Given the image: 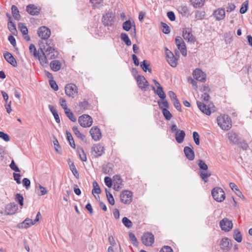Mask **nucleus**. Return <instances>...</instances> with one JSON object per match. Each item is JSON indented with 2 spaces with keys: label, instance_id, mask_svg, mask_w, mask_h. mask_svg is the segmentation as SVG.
Instances as JSON below:
<instances>
[{
  "label": "nucleus",
  "instance_id": "c9c22d12",
  "mask_svg": "<svg viewBox=\"0 0 252 252\" xmlns=\"http://www.w3.org/2000/svg\"><path fill=\"white\" fill-rule=\"evenodd\" d=\"M120 37L121 40L124 41L127 46H130L131 45V42L126 33H121Z\"/></svg>",
  "mask_w": 252,
  "mask_h": 252
},
{
  "label": "nucleus",
  "instance_id": "423d86ee",
  "mask_svg": "<svg viewBox=\"0 0 252 252\" xmlns=\"http://www.w3.org/2000/svg\"><path fill=\"white\" fill-rule=\"evenodd\" d=\"M132 193L129 190L123 191L120 194L121 201L126 204H130L132 200Z\"/></svg>",
  "mask_w": 252,
  "mask_h": 252
},
{
  "label": "nucleus",
  "instance_id": "412c9836",
  "mask_svg": "<svg viewBox=\"0 0 252 252\" xmlns=\"http://www.w3.org/2000/svg\"><path fill=\"white\" fill-rule=\"evenodd\" d=\"M213 15L217 21L223 19L225 16L224 9L222 8H218L214 11Z\"/></svg>",
  "mask_w": 252,
  "mask_h": 252
},
{
  "label": "nucleus",
  "instance_id": "a19ab883",
  "mask_svg": "<svg viewBox=\"0 0 252 252\" xmlns=\"http://www.w3.org/2000/svg\"><path fill=\"white\" fill-rule=\"evenodd\" d=\"M64 113L66 116L72 122H75L76 121V118L74 117L73 113L71 111L69 108H66L64 110Z\"/></svg>",
  "mask_w": 252,
  "mask_h": 252
},
{
  "label": "nucleus",
  "instance_id": "a878e982",
  "mask_svg": "<svg viewBox=\"0 0 252 252\" xmlns=\"http://www.w3.org/2000/svg\"><path fill=\"white\" fill-rule=\"evenodd\" d=\"M42 53L43 56L41 55H38L37 57L38 58V60L40 62V63L42 66H44L48 63V57L46 54V53L43 51V49L40 48L39 49Z\"/></svg>",
  "mask_w": 252,
  "mask_h": 252
},
{
  "label": "nucleus",
  "instance_id": "603ef678",
  "mask_svg": "<svg viewBox=\"0 0 252 252\" xmlns=\"http://www.w3.org/2000/svg\"><path fill=\"white\" fill-rule=\"evenodd\" d=\"M128 235L129 238L130 240L131 241L133 245L135 246H137L138 242L135 235L132 232H129Z\"/></svg>",
  "mask_w": 252,
  "mask_h": 252
},
{
  "label": "nucleus",
  "instance_id": "aec40b11",
  "mask_svg": "<svg viewBox=\"0 0 252 252\" xmlns=\"http://www.w3.org/2000/svg\"><path fill=\"white\" fill-rule=\"evenodd\" d=\"M3 56L5 60L13 66H17L16 60L10 53L6 51L3 53Z\"/></svg>",
  "mask_w": 252,
  "mask_h": 252
},
{
  "label": "nucleus",
  "instance_id": "a18cd8bd",
  "mask_svg": "<svg viewBox=\"0 0 252 252\" xmlns=\"http://www.w3.org/2000/svg\"><path fill=\"white\" fill-rule=\"evenodd\" d=\"M105 192L106 194V197L109 203L112 205H114L115 204V200L112 195V194L107 189H105Z\"/></svg>",
  "mask_w": 252,
  "mask_h": 252
},
{
  "label": "nucleus",
  "instance_id": "7c9ffc66",
  "mask_svg": "<svg viewBox=\"0 0 252 252\" xmlns=\"http://www.w3.org/2000/svg\"><path fill=\"white\" fill-rule=\"evenodd\" d=\"M152 89L154 91L155 93L158 95V96L161 99H164L166 97V95L163 92V88H159L158 89H156V88L154 86H152Z\"/></svg>",
  "mask_w": 252,
  "mask_h": 252
},
{
  "label": "nucleus",
  "instance_id": "ea45409f",
  "mask_svg": "<svg viewBox=\"0 0 252 252\" xmlns=\"http://www.w3.org/2000/svg\"><path fill=\"white\" fill-rule=\"evenodd\" d=\"M198 165L199 167V171H206L208 169V165L207 164L202 160V159H198L197 161Z\"/></svg>",
  "mask_w": 252,
  "mask_h": 252
},
{
  "label": "nucleus",
  "instance_id": "de8ad7c7",
  "mask_svg": "<svg viewBox=\"0 0 252 252\" xmlns=\"http://www.w3.org/2000/svg\"><path fill=\"white\" fill-rule=\"evenodd\" d=\"M94 189L92 190V193L99 194L101 193V189L97 183L94 181L93 183Z\"/></svg>",
  "mask_w": 252,
  "mask_h": 252
},
{
  "label": "nucleus",
  "instance_id": "4468645a",
  "mask_svg": "<svg viewBox=\"0 0 252 252\" xmlns=\"http://www.w3.org/2000/svg\"><path fill=\"white\" fill-rule=\"evenodd\" d=\"M193 75L196 80L200 82H204L206 80V74L199 68H196L193 71Z\"/></svg>",
  "mask_w": 252,
  "mask_h": 252
},
{
  "label": "nucleus",
  "instance_id": "5fc2aeb1",
  "mask_svg": "<svg viewBox=\"0 0 252 252\" xmlns=\"http://www.w3.org/2000/svg\"><path fill=\"white\" fill-rule=\"evenodd\" d=\"M29 50L30 53H32V55L34 57H37L39 55V53L37 52L35 46L33 44H30L29 46Z\"/></svg>",
  "mask_w": 252,
  "mask_h": 252
},
{
  "label": "nucleus",
  "instance_id": "8fccbe9b",
  "mask_svg": "<svg viewBox=\"0 0 252 252\" xmlns=\"http://www.w3.org/2000/svg\"><path fill=\"white\" fill-rule=\"evenodd\" d=\"M248 5H249L248 0H246L242 3V6L240 9V12L241 14H244L247 11V10L248 9Z\"/></svg>",
  "mask_w": 252,
  "mask_h": 252
},
{
  "label": "nucleus",
  "instance_id": "20e7f679",
  "mask_svg": "<svg viewBox=\"0 0 252 252\" xmlns=\"http://www.w3.org/2000/svg\"><path fill=\"white\" fill-rule=\"evenodd\" d=\"M92 118L88 115L84 114L78 118V122L83 127H90L93 124Z\"/></svg>",
  "mask_w": 252,
  "mask_h": 252
},
{
  "label": "nucleus",
  "instance_id": "a211bd4d",
  "mask_svg": "<svg viewBox=\"0 0 252 252\" xmlns=\"http://www.w3.org/2000/svg\"><path fill=\"white\" fill-rule=\"evenodd\" d=\"M26 11L31 15H38L40 13V8L34 4H30L27 6Z\"/></svg>",
  "mask_w": 252,
  "mask_h": 252
},
{
  "label": "nucleus",
  "instance_id": "f257e3e1",
  "mask_svg": "<svg viewBox=\"0 0 252 252\" xmlns=\"http://www.w3.org/2000/svg\"><path fill=\"white\" fill-rule=\"evenodd\" d=\"M217 123L219 126L224 130H228L232 126L230 118L225 115H220L217 118Z\"/></svg>",
  "mask_w": 252,
  "mask_h": 252
},
{
  "label": "nucleus",
  "instance_id": "c756f323",
  "mask_svg": "<svg viewBox=\"0 0 252 252\" xmlns=\"http://www.w3.org/2000/svg\"><path fill=\"white\" fill-rule=\"evenodd\" d=\"M113 165L111 163H108L102 167L103 172L106 174L111 175L113 173Z\"/></svg>",
  "mask_w": 252,
  "mask_h": 252
},
{
  "label": "nucleus",
  "instance_id": "4d7b16f0",
  "mask_svg": "<svg viewBox=\"0 0 252 252\" xmlns=\"http://www.w3.org/2000/svg\"><path fill=\"white\" fill-rule=\"evenodd\" d=\"M163 101L162 102H158V104L159 105V108L162 110V108H169V104L168 102V101L164 99H162Z\"/></svg>",
  "mask_w": 252,
  "mask_h": 252
},
{
  "label": "nucleus",
  "instance_id": "9d476101",
  "mask_svg": "<svg viewBox=\"0 0 252 252\" xmlns=\"http://www.w3.org/2000/svg\"><path fill=\"white\" fill-rule=\"evenodd\" d=\"M166 52V61L168 63L173 67H175L177 65V60L178 59L174 57L173 54L167 49Z\"/></svg>",
  "mask_w": 252,
  "mask_h": 252
},
{
  "label": "nucleus",
  "instance_id": "ddd939ff",
  "mask_svg": "<svg viewBox=\"0 0 252 252\" xmlns=\"http://www.w3.org/2000/svg\"><path fill=\"white\" fill-rule=\"evenodd\" d=\"M114 186L113 189L116 191H119L121 189L124 184H123V180L119 175H116L113 176Z\"/></svg>",
  "mask_w": 252,
  "mask_h": 252
},
{
  "label": "nucleus",
  "instance_id": "0eeeda50",
  "mask_svg": "<svg viewBox=\"0 0 252 252\" xmlns=\"http://www.w3.org/2000/svg\"><path fill=\"white\" fill-rule=\"evenodd\" d=\"M141 240L144 245L151 246L154 243V236L151 232H146L142 236Z\"/></svg>",
  "mask_w": 252,
  "mask_h": 252
},
{
  "label": "nucleus",
  "instance_id": "473e14b6",
  "mask_svg": "<svg viewBox=\"0 0 252 252\" xmlns=\"http://www.w3.org/2000/svg\"><path fill=\"white\" fill-rule=\"evenodd\" d=\"M211 176V173L208 170L206 171H200L199 176L204 181L205 183L208 182V178Z\"/></svg>",
  "mask_w": 252,
  "mask_h": 252
},
{
  "label": "nucleus",
  "instance_id": "9b49d317",
  "mask_svg": "<svg viewBox=\"0 0 252 252\" xmlns=\"http://www.w3.org/2000/svg\"><path fill=\"white\" fill-rule=\"evenodd\" d=\"M183 36L186 40H188L189 42L194 43L195 41V38L192 34L191 29L190 28L183 29Z\"/></svg>",
  "mask_w": 252,
  "mask_h": 252
},
{
  "label": "nucleus",
  "instance_id": "3c124183",
  "mask_svg": "<svg viewBox=\"0 0 252 252\" xmlns=\"http://www.w3.org/2000/svg\"><path fill=\"white\" fill-rule=\"evenodd\" d=\"M15 201L18 202L21 206L24 204V197L20 193H17L15 195Z\"/></svg>",
  "mask_w": 252,
  "mask_h": 252
},
{
  "label": "nucleus",
  "instance_id": "72a5a7b5",
  "mask_svg": "<svg viewBox=\"0 0 252 252\" xmlns=\"http://www.w3.org/2000/svg\"><path fill=\"white\" fill-rule=\"evenodd\" d=\"M72 130L78 138L80 139L83 141H86L85 136L80 132L77 126H73Z\"/></svg>",
  "mask_w": 252,
  "mask_h": 252
},
{
  "label": "nucleus",
  "instance_id": "2eb2a0df",
  "mask_svg": "<svg viewBox=\"0 0 252 252\" xmlns=\"http://www.w3.org/2000/svg\"><path fill=\"white\" fill-rule=\"evenodd\" d=\"M90 134L94 141L99 140L101 137V133L100 129L97 126H93L90 130Z\"/></svg>",
  "mask_w": 252,
  "mask_h": 252
},
{
  "label": "nucleus",
  "instance_id": "79ce46f5",
  "mask_svg": "<svg viewBox=\"0 0 252 252\" xmlns=\"http://www.w3.org/2000/svg\"><path fill=\"white\" fill-rule=\"evenodd\" d=\"M140 66L143 70L146 72L147 71L150 73L152 72V69L149 68V64L147 63L146 60H144L141 63Z\"/></svg>",
  "mask_w": 252,
  "mask_h": 252
},
{
  "label": "nucleus",
  "instance_id": "f8f14e48",
  "mask_svg": "<svg viewBox=\"0 0 252 252\" xmlns=\"http://www.w3.org/2000/svg\"><path fill=\"white\" fill-rule=\"evenodd\" d=\"M104 153V147L100 144H94L92 148V153L95 157L101 156Z\"/></svg>",
  "mask_w": 252,
  "mask_h": 252
},
{
  "label": "nucleus",
  "instance_id": "e2e57ef3",
  "mask_svg": "<svg viewBox=\"0 0 252 252\" xmlns=\"http://www.w3.org/2000/svg\"><path fill=\"white\" fill-rule=\"evenodd\" d=\"M49 85L51 88L53 89L54 91L58 90V86L57 84L56 81L53 79L49 80Z\"/></svg>",
  "mask_w": 252,
  "mask_h": 252
},
{
  "label": "nucleus",
  "instance_id": "4c0bfd02",
  "mask_svg": "<svg viewBox=\"0 0 252 252\" xmlns=\"http://www.w3.org/2000/svg\"><path fill=\"white\" fill-rule=\"evenodd\" d=\"M233 238L235 241L239 243L242 242V236L239 229H236L234 230Z\"/></svg>",
  "mask_w": 252,
  "mask_h": 252
},
{
  "label": "nucleus",
  "instance_id": "09e8293b",
  "mask_svg": "<svg viewBox=\"0 0 252 252\" xmlns=\"http://www.w3.org/2000/svg\"><path fill=\"white\" fill-rule=\"evenodd\" d=\"M162 112L166 120H170L171 119L172 115L167 109L162 108Z\"/></svg>",
  "mask_w": 252,
  "mask_h": 252
},
{
  "label": "nucleus",
  "instance_id": "1a4fd4ad",
  "mask_svg": "<svg viewBox=\"0 0 252 252\" xmlns=\"http://www.w3.org/2000/svg\"><path fill=\"white\" fill-rule=\"evenodd\" d=\"M38 36L43 39H47L51 34V32L49 28L45 26L39 28L37 31Z\"/></svg>",
  "mask_w": 252,
  "mask_h": 252
},
{
  "label": "nucleus",
  "instance_id": "4be33fe9",
  "mask_svg": "<svg viewBox=\"0 0 252 252\" xmlns=\"http://www.w3.org/2000/svg\"><path fill=\"white\" fill-rule=\"evenodd\" d=\"M45 52L49 59H55L59 54L58 52L56 51L55 48L51 46L48 47L46 50Z\"/></svg>",
  "mask_w": 252,
  "mask_h": 252
},
{
  "label": "nucleus",
  "instance_id": "58836bf2",
  "mask_svg": "<svg viewBox=\"0 0 252 252\" xmlns=\"http://www.w3.org/2000/svg\"><path fill=\"white\" fill-rule=\"evenodd\" d=\"M66 134L67 141L69 143L70 146L72 148L75 149L76 145L71 133L69 131H66Z\"/></svg>",
  "mask_w": 252,
  "mask_h": 252
},
{
  "label": "nucleus",
  "instance_id": "f3484780",
  "mask_svg": "<svg viewBox=\"0 0 252 252\" xmlns=\"http://www.w3.org/2000/svg\"><path fill=\"white\" fill-rule=\"evenodd\" d=\"M138 87L142 90H146L149 86V83L143 76L138 75L136 78Z\"/></svg>",
  "mask_w": 252,
  "mask_h": 252
},
{
  "label": "nucleus",
  "instance_id": "bb28decb",
  "mask_svg": "<svg viewBox=\"0 0 252 252\" xmlns=\"http://www.w3.org/2000/svg\"><path fill=\"white\" fill-rule=\"evenodd\" d=\"M184 152L186 158L189 160H193L194 158V153L192 149L188 146L185 147Z\"/></svg>",
  "mask_w": 252,
  "mask_h": 252
},
{
  "label": "nucleus",
  "instance_id": "774afa93",
  "mask_svg": "<svg viewBox=\"0 0 252 252\" xmlns=\"http://www.w3.org/2000/svg\"><path fill=\"white\" fill-rule=\"evenodd\" d=\"M160 252H173V250L170 247L164 246L161 249Z\"/></svg>",
  "mask_w": 252,
  "mask_h": 252
},
{
  "label": "nucleus",
  "instance_id": "6e6d98bb",
  "mask_svg": "<svg viewBox=\"0 0 252 252\" xmlns=\"http://www.w3.org/2000/svg\"><path fill=\"white\" fill-rule=\"evenodd\" d=\"M161 29L162 32L165 34H168L170 32V29L169 26L165 23L163 22H161Z\"/></svg>",
  "mask_w": 252,
  "mask_h": 252
},
{
  "label": "nucleus",
  "instance_id": "c85d7f7f",
  "mask_svg": "<svg viewBox=\"0 0 252 252\" xmlns=\"http://www.w3.org/2000/svg\"><path fill=\"white\" fill-rule=\"evenodd\" d=\"M50 66L53 71L56 72L61 69V63L59 60H53L51 62Z\"/></svg>",
  "mask_w": 252,
  "mask_h": 252
},
{
  "label": "nucleus",
  "instance_id": "37998d69",
  "mask_svg": "<svg viewBox=\"0 0 252 252\" xmlns=\"http://www.w3.org/2000/svg\"><path fill=\"white\" fill-rule=\"evenodd\" d=\"M177 47L178 49L180 50V52L182 55L184 57H186L187 54V50L184 41H183V42L182 43V44H180L179 45L177 46Z\"/></svg>",
  "mask_w": 252,
  "mask_h": 252
},
{
  "label": "nucleus",
  "instance_id": "bf43d9fd",
  "mask_svg": "<svg viewBox=\"0 0 252 252\" xmlns=\"http://www.w3.org/2000/svg\"><path fill=\"white\" fill-rule=\"evenodd\" d=\"M9 166L10 168L14 171L16 172H20V170L18 168V167L15 164V162H14V160H12L11 162V163L9 165Z\"/></svg>",
  "mask_w": 252,
  "mask_h": 252
},
{
  "label": "nucleus",
  "instance_id": "39448f33",
  "mask_svg": "<svg viewBox=\"0 0 252 252\" xmlns=\"http://www.w3.org/2000/svg\"><path fill=\"white\" fill-rule=\"evenodd\" d=\"M65 93L67 96L74 98L78 94V88L74 84H68L65 86Z\"/></svg>",
  "mask_w": 252,
  "mask_h": 252
},
{
  "label": "nucleus",
  "instance_id": "6e6552de",
  "mask_svg": "<svg viewBox=\"0 0 252 252\" xmlns=\"http://www.w3.org/2000/svg\"><path fill=\"white\" fill-rule=\"evenodd\" d=\"M220 226L222 230L228 232L232 228L233 223L228 218H225L220 221Z\"/></svg>",
  "mask_w": 252,
  "mask_h": 252
},
{
  "label": "nucleus",
  "instance_id": "dca6fc26",
  "mask_svg": "<svg viewBox=\"0 0 252 252\" xmlns=\"http://www.w3.org/2000/svg\"><path fill=\"white\" fill-rule=\"evenodd\" d=\"M133 27L134 37L136 36V26L134 21L131 22L130 20H126L123 24V29L126 31H129Z\"/></svg>",
  "mask_w": 252,
  "mask_h": 252
},
{
  "label": "nucleus",
  "instance_id": "5701e85b",
  "mask_svg": "<svg viewBox=\"0 0 252 252\" xmlns=\"http://www.w3.org/2000/svg\"><path fill=\"white\" fill-rule=\"evenodd\" d=\"M18 209L17 204L14 203H11L7 205L6 207V212L7 215H13L16 213Z\"/></svg>",
  "mask_w": 252,
  "mask_h": 252
},
{
  "label": "nucleus",
  "instance_id": "f704fd0d",
  "mask_svg": "<svg viewBox=\"0 0 252 252\" xmlns=\"http://www.w3.org/2000/svg\"><path fill=\"white\" fill-rule=\"evenodd\" d=\"M12 14L14 18L16 20H19L21 17L19 11L17 7L14 5L11 6Z\"/></svg>",
  "mask_w": 252,
  "mask_h": 252
},
{
  "label": "nucleus",
  "instance_id": "49530a36",
  "mask_svg": "<svg viewBox=\"0 0 252 252\" xmlns=\"http://www.w3.org/2000/svg\"><path fill=\"white\" fill-rule=\"evenodd\" d=\"M18 28L23 35H27L28 33V30L27 27L22 23H19Z\"/></svg>",
  "mask_w": 252,
  "mask_h": 252
},
{
  "label": "nucleus",
  "instance_id": "69168bd1",
  "mask_svg": "<svg viewBox=\"0 0 252 252\" xmlns=\"http://www.w3.org/2000/svg\"><path fill=\"white\" fill-rule=\"evenodd\" d=\"M179 9L181 13L183 14L184 15L189 14V10L187 6H181L180 7Z\"/></svg>",
  "mask_w": 252,
  "mask_h": 252
},
{
  "label": "nucleus",
  "instance_id": "680f3d73",
  "mask_svg": "<svg viewBox=\"0 0 252 252\" xmlns=\"http://www.w3.org/2000/svg\"><path fill=\"white\" fill-rule=\"evenodd\" d=\"M192 134H193V140H194L195 143L197 145H199L200 144V139H199V135L198 133L196 131H194L193 132Z\"/></svg>",
  "mask_w": 252,
  "mask_h": 252
},
{
  "label": "nucleus",
  "instance_id": "338daca9",
  "mask_svg": "<svg viewBox=\"0 0 252 252\" xmlns=\"http://www.w3.org/2000/svg\"><path fill=\"white\" fill-rule=\"evenodd\" d=\"M104 182L108 188H111L112 186V180L110 177H105L104 178Z\"/></svg>",
  "mask_w": 252,
  "mask_h": 252
},
{
  "label": "nucleus",
  "instance_id": "0e129e2a",
  "mask_svg": "<svg viewBox=\"0 0 252 252\" xmlns=\"http://www.w3.org/2000/svg\"><path fill=\"white\" fill-rule=\"evenodd\" d=\"M0 138L6 142L9 141L10 140V137L9 135L2 131H0Z\"/></svg>",
  "mask_w": 252,
  "mask_h": 252
},
{
  "label": "nucleus",
  "instance_id": "7ed1b4c3",
  "mask_svg": "<svg viewBox=\"0 0 252 252\" xmlns=\"http://www.w3.org/2000/svg\"><path fill=\"white\" fill-rule=\"evenodd\" d=\"M213 198L219 202H222L225 198V193L223 190L220 187L214 188L211 192Z\"/></svg>",
  "mask_w": 252,
  "mask_h": 252
},
{
  "label": "nucleus",
  "instance_id": "13d9d810",
  "mask_svg": "<svg viewBox=\"0 0 252 252\" xmlns=\"http://www.w3.org/2000/svg\"><path fill=\"white\" fill-rule=\"evenodd\" d=\"M27 221H30L29 220H25L22 222L19 223L17 224V227L19 228H28L31 226Z\"/></svg>",
  "mask_w": 252,
  "mask_h": 252
},
{
  "label": "nucleus",
  "instance_id": "c03bdc74",
  "mask_svg": "<svg viewBox=\"0 0 252 252\" xmlns=\"http://www.w3.org/2000/svg\"><path fill=\"white\" fill-rule=\"evenodd\" d=\"M191 4L195 8L200 7L204 5V0H190Z\"/></svg>",
  "mask_w": 252,
  "mask_h": 252
},
{
  "label": "nucleus",
  "instance_id": "393cba45",
  "mask_svg": "<svg viewBox=\"0 0 252 252\" xmlns=\"http://www.w3.org/2000/svg\"><path fill=\"white\" fill-rule=\"evenodd\" d=\"M230 240L228 238H223L220 242V246L223 251H228L230 249Z\"/></svg>",
  "mask_w": 252,
  "mask_h": 252
},
{
  "label": "nucleus",
  "instance_id": "f03ea898",
  "mask_svg": "<svg viewBox=\"0 0 252 252\" xmlns=\"http://www.w3.org/2000/svg\"><path fill=\"white\" fill-rule=\"evenodd\" d=\"M115 14L112 11L106 12L102 17V22L104 26H112L115 22Z\"/></svg>",
  "mask_w": 252,
  "mask_h": 252
},
{
  "label": "nucleus",
  "instance_id": "b1692460",
  "mask_svg": "<svg viewBox=\"0 0 252 252\" xmlns=\"http://www.w3.org/2000/svg\"><path fill=\"white\" fill-rule=\"evenodd\" d=\"M228 138L230 142L234 145L239 144V138L237 134L233 131L228 133Z\"/></svg>",
  "mask_w": 252,
  "mask_h": 252
},
{
  "label": "nucleus",
  "instance_id": "e433bc0d",
  "mask_svg": "<svg viewBox=\"0 0 252 252\" xmlns=\"http://www.w3.org/2000/svg\"><path fill=\"white\" fill-rule=\"evenodd\" d=\"M8 29L12 34L16 35L17 33L16 25L12 22H8Z\"/></svg>",
  "mask_w": 252,
  "mask_h": 252
},
{
  "label": "nucleus",
  "instance_id": "864d4df0",
  "mask_svg": "<svg viewBox=\"0 0 252 252\" xmlns=\"http://www.w3.org/2000/svg\"><path fill=\"white\" fill-rule=\"evenodd\" d=\"M122 222L124 225L127 228H130L132 226V221L126 217H124L123 218Z\"/></svg>",
  "mask_w": 252,
  "mask_h": 252
},
{
  "label": "nucleus",
  "instance_id": "cd10ccee",
  "mask_svg": "<svg viewBox=\"0 0 252 252\" xmlns=\"http://www.w3.org/2000/svg\"><path fill=\"white\" fill-rule=\"evenodd\" d=\"M185 136V132L183 130L179 129L175 133V139L178 143H182L184 141Z\"/></svg>",
  "mask_w": 252,
  "mask_h": 252
},
{
  "label": "nucleus",
  "instance_id": "6ab92c4d",
  "mask_svg": "<svg viewBox=\"0 0 252 252\" xmlns=\"http://www.w3.org/2000/svg\"><path fill=\"white\" fill-rule=\"evenodd\" d=\"M209 104L205 103L200 101H197V105L200 110L207 115H210L211 114V110L209 106H207Z\"/></svg>",
  "mask_w": 252,
  "mask_h": 252
},
{
  "label": "nucleus",
  "instance_id": "052dcab7",
  "mask_svg": "<svg viewBox=\"0 0 252 252\" xmlns=\"http://www.w3.org/2000/svg\"><path fill=\"white\" fill-rule=\"evenodd\" d=\"M79 105L81 109L84 110L87 109L89 107V104L88 101L85 100L82 102H80Z\"/></svg>",
  "mask_w": 252,
  "mask_h": 252
},
{
  "label": "nucleus",
  "instance_id": "2f4dec72",
  "mask_svg": "<svg viewBox=\"0 0 252 252\" xmlns=\"http://www.w3.org/2000/svg\"><path fill=\"white\" fill-rule=\"evenodd\" d=\"M68 163L69 165L70 169L72 171L73 175L75 177L76 179L79 178V173L77 170L76 168V167L70 159L68 161Z\"/></svg>",
  "mask_w": 252,
  "mask_h": 252
}]
</instances>
